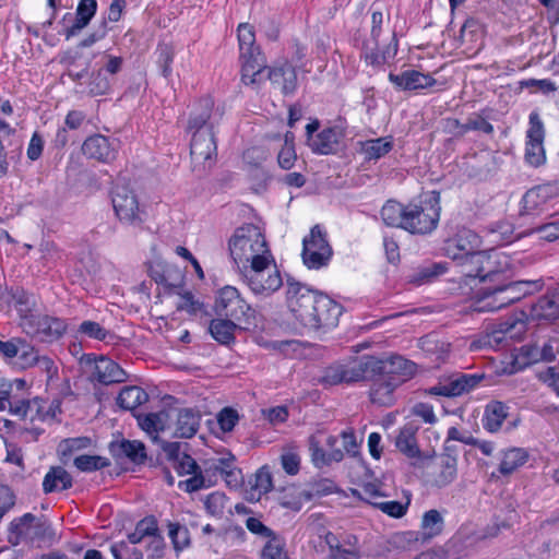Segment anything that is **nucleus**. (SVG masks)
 <instances>
[{
	"label": "nucleus",
	"mask_w": 559,
	"mask_h": 559,
	"mask_svg": "<svg viewBox=\"0 0 559 559\" xmlns=\"http://www.w3.org/2000/svg\"><path fill=\"white\" fill-rule=\"evenodd\" d=\"M287 306L305 328L330 330L338 324L343 307L328 295L287 278Z\"/></svg>",
	"instance_id": "obj_1"
},
{
	"label": "nucleus",
	"mask_w": 559,
	"mask_h": 559,
	"mask_svg": "<svg viewBox=\"0 0 559 559\" xmlns=\"http://www.w3.org/2000/svg\"><path fill=\"white\" fill-rule=\"evenodd\" d=\"M508 258L501 255L500 264H491L489 280L481 287L474 301L478 312H493L520 301L524 297L542 290L544 283L537 281H511L508 275Z\"/></svg>",
	"instance_id": "obj_2"
},
{
	"label": "nucleus",
	"mask_w": 559,
	"mask_h": 559,
	"mask_svg": "<svg viewBox=\"0 0 559 559\" xmlns=\"http://www.w3.org/2000/svg\"><path fill=\"white\" fill-rule=\"evenodd\" d=\"M223 110L214 109V100L206 96L200 98L190 114L188 131L192 132L190 155L194 167L202 166L209 170L216 162L217 144L214 127L223 117Z\"/></svg>",
	"instance_id": "obj_3"
},
{
	"label": "nucleus",
	"mask_w": 559,
	"mask_h": 559,
	"mask_svg": "<svg viewBox=\"0 0 559 559\" xmlns=\"http://www.w3.org/2000/svg\"><path fill=\"white\" fill-rule=\"evenodd\" d=\"M230 257L241 270L243 278H248L253 288L260 285L261 272L271 255L264 235L254 224H245L234 231L228 241Z\"/></svg>",
	"instance_id": "obj_4"
},
{
	"label": "nucleus",
	"mask_w": 559,
	"mask_h": 559,
	"mask_svg": "<svg viewBox=\"0 0 559 559\" xmlns=\"http://www.w3.org/2000/svg\"><path fill=\"white\" fill-rule=\"evenodd\" d=\"M479 237L468 228L459 229L457 233L443 243L444 254L453 261H464L465 265L473 263L478 265L477 271H488L491 264L501 263V254L496 251L479 250Z\"/></svg>",
	"instance_id": "obj_5"
},
{
	"label": "nucleus",
	"mask_w": 559,
	"mask_h": 559,
	"mask_svg": "<svg viewBox=\"0 0 559 559\" xmlns=\"http://www.w3.org/2000/svg\"><path fill=\"white\" fill-rule=\"evenodd\" d=\"M440 214V192L429 191L423 194L418 202L407 204L404 230L412 235H430L439 224Z\"/></svg>",
	"instance_id": "obj_6"
},
{
	"label": "nucleus",
	"mask_w": 559,
	"mask_h": 559,
	"mask_svg": "<svg viewBox=\"0 0 559 559\" xmlns=\"http://www.w3.org/2000/svg\"><path fill=\"white\" fill-rule=\"evenodd\" d=\"M239 59L241 62V82L247 86L259 87L263 81V63L265 59L255 45L253 27L241 23L237 29Z\"/></svg>",
	"instance_id": "obj_7"
},
{
	"label": "nucleus",
	"mask_w": 559,
	"mask_h": 559,
	"mask_svg": "<svg viewBox=\"0 0 559 559\" xmlns=\"http://www.w3.org/2000/svg\"><path fill=\"white\" fill-rule=\"evenodd\" d=\"M215 312L233 321L251 325L254 323L255 310L241 298L237 288L225 286L219 289L215 300Z\"/></svg>",
	"instance_id": "obj_8"
},
{
	"label": "nucleus",
	"mask_w": 559,
	"mask_h": 559,
	"mask_svg": "<svg viewBox=\"0 0 559 559\" xmlns=\"http://www.w3.org/2000/svg\"><path fill=\"white\" fill-rule=\"evenodd\" d=\"M111 203L118 219L131 226H141L145 212L139 203L133 189L128 185L117 182L111 191Z\"/></svg>",
	"instance_id": "obj_9"
},
{
	"label": "nucleus",
	"mask_w": 559,
	"mask_h": 559,
	"mask_svg": "<svg viewBox=\"0 0 559 559\" xmlns=\"http://www.w3.org/2000/svg\"><path fill=\"white\" fill-rule=\"evenodd\" d=\"M367 376H386L393 381L399 380L401 385L412 378L417 370V365L400 355H393L386 359H378L365 355Z\"/></svg>",
	"instance_id": "obj_10"
},
{
	"label": "nucleus",
	"mask_w": 559,
	"mask_h": 559,
	"mask_svg": "<svg viewBox=\"0 0 559 559\" xmlns=\"http://www.w3.org/2000/svg\"><path fill=\"white\" fill-rule=\"evenodd\" d=\"M367 377L365 356H361L347 364H333L326 367L319 382L324 388H330L341 383L358 382Z\"/></svg>",
	"instance_id": "obj_11"
},
{
	"label": "nucleus",
	"mask_w": 559,
	"mask_h": 559,
	"mask_svg": "<svg viewBox=\"0 0 559 559\" xmlns=\"http://www.w3.org/2000/svg\"><path fill=\"white\" fill-rule=\"evenodd\" d=\"M80 361L85 368L92 369L91 380L100 384L121 383L127 379L126 371L108 357L84 354Z\"/></svg>",
	"instance_id": "obj_12"
},
{
	"label": "nucleus",
	"mask_w": 559,
	"mask_h": 559,
	"mask_svg": "<svg viewBox=\"0 0 559 559\" xmlns=\"http://www.w3.org/2000/svg\"><path fill=\"white\" fill-rule=\"evenodd\" d=\"M556 354L550 341L527 343L521 346L519 356L512 364L509 373H514L523 370L525 367L542 361L549 362L555 360Z\"/></svg>",
	"instance_id": "obj_13"
},
{
	"label": "nucleus",
	"mask_w": 559,
	"mask_h": 559,
	"mask_svg": "<svg viewBox=\"0 0 559 559\" xmlns=\"http://www.w3.org/2000/svg\"><path fill=\"white\" fill-rule=\"evenodd\" d=\"M263 82L269 80L275 88H278L283 95H293L298 87V78L296 68L288 61H283L273 67H266L263 63Z\"/></svg>",
	"instance_id": "obj_14"
},
{
	"label": "nucleus",
	"mask_w": 559,
	"mask_h": 559,
	"mask_svg": "<svg viewBox=\"0 0 559 559\" xmlns=\"http://www.w3.org/2000/svg\"><path fill=\"white\" fill-rule=\"evenodd\" d=\"M119 141L103 134L88 136L82 145V152L87 158L102 163H110L116 159Z\"/></svg>",
	"instance_id": "obj_15"
},
{
	"label": "nucleus",
	"mask_w": 559,
	"mask_h": 559,
	"mask_svg": "<svg viewBox=\"0 0 559 559\" xmlns=\"http://www.w3.org/2000/svg\"><path fill=\"white\" fill-rule=\"evenodd\" d=\"M32 331L41 342H53L59 340L67 330L64 320L50 316H32L28 321Z\"/></svg>",
	"instance_id": "obj_16"
},
{
	"label": "nucleus",
	"mask_w": 559,
	"mask_h": 559,
	"mask_svg": "<svg viewBox=\"0 0 559 559\" xmlns=\"http://www.w3.org/2000/svg\"><path fill=\"white\" fill-rule=\"evenodd\" d=\"M389 81L401 91L425 90L437 85V80L430 74L417 70H405L400 74L390 72Z\"/></svg>",
	"instance_id": "obj_17"
},
{
	"label": "nucleus",
	"mask_w": 559,
	"mask_h": 559,
	"mask_svg": "<svg viewBox=\"0 0 559 559\" xmlns=\"http://www.w3.org/2000/svg\"><path fill=\"white\" fill-rule=\"evenodd\" d=\"M243 280L247 283L250 290L255 296H260V297L271 296L273 293L278 290L283 285L282 275L274 263V258L272 254L266 257V264L263 269V272H261V278L259 277L260 285H262L263 288L258 287L257 289H254L248 278H243Z\"/></svg>",
	"instance_id": "obj_18"
},
{
	"label": "nucleus",
	"mask_w": 559,
	"mask_h": 559,
	"mask_svg": "<svg viewBox=\"0 0 559 559\" xmlns=\"http://www.w3.org/2000/svg\"><path fill=\"white\" fill-rule=\"evenodd\" d=\"M343 136L344 132L340 127H326L314 135L308 143V146L316 154H335L338 151L340 142Z\"/></svg>",
	"instance_id": "obj_19"
},
{
	"label": "nucleus",
	"mask_w": 559,
	"mask_h": 559,
	"mask_svg": "<svg viewBox=\"0 0 559 559\" xmlns=\"http://www.w3.org/2000/svg\"><path fill=\"white\" fill-rule=\"evenodd\" d=\"M175 431L178 438L189 439L195 436L200 428L202 415L193 407H185L175 411Z\"/></svg>",
	"instance_id": "obj_20"
},
{
	"label": "nucleus",
	"mask_w": 559,
	"mask_h": 559,
	"mask_svg": "<svg viewBox=\"0 0 559 559\" xmlns=\"http://www.w3.org/2000/svg\"><path fill=\"white\" fill-rule=\"evenodd\" d=\"M110 452L114 457L128 459L136 465H142L146 461V449L143 442L139 440H126L110 443Z\"/></svg>",
	"instance_id": "obj_21"
},
{
	"label": "nucleus",
	"mask_w": 559,
	"mask_h": 559,
	"mask_svg": "<svg viewBox=\"0 0 559 559\" xmlns=\"http://www.w3.org/2000/svg\"><path fill=\"white\" fill-rule=\"evenodd\" d=\"M532 317L546 321H555L559 318V286L538 298L532 306Z\"/></svg>",
	"instance_id": "obj_22"
},
{
	"label": "nucleus",
	"mask_w": 559,
	"mask_h": 559,
	"mask_svg": "<svg viewBox=\"0 0 559 559\" xmlns=\"http://www.w3.org/2000/svg\"><path fill=\"white\" fill-rule=\"evenodd\" d=\"M399 386V380L393 381L386 376H378L370 388V401L379 406H391L395 401L394 391Z\"/></svg>",
	"instance_id": "obj_23"
},
{
	"label": "nucleus",
	"mask_w": 559,
	"mask_h": 559,
	"mask_svg": "<svg viewBox=\"0 0 559 559\" xmlns=\"http://www.w3.org/2000/svg\"><path fill=\"white\" fill-rule=\"evenodd\" d=\"M552 199V189L549 186H536L530 189L522 199V213L527 215L538 214L544 211Z\"/></svg>",
	"instance_id": "obj_24"
},
{
	"label": "nucleus",
	"mask_w": 559,
	"mask_h": 559,
	"mask_svg": "<svg viewBox=\"0 0 559 559\" xmlns=\"http://www.w3.org/2000/svg\"><path fill=\"white\" fill-rule=\"evenodd\" d=\"M418 429L414 423H407L400 428L395 438L396 449L408 459H419L421 455L417 443Z\"/></svg>",
	"instance_id": "obj_25"
},
{
	"label": "nucleus",
	"mask_w": 559,
	"mask_h": 559,
	"mask_svg": "<svg viewBox=\"0 0 559 559\" xmlns=\"http://www.w3.org/2000/svg\"><path fill=\"white\" fill-rule=\"evenodd\" d=\"M448 271L445 262H428L412 269L405 276L407 283L421 286L431 283Z\"/></svg>",
	"instance_id": "obj_26"
},
{
	"label": "nucleus",
	"mask_w": 559,
	"mask_h": 559,
	"mask_svg": "<svg viewBox=\"0 0 559 559\" xmlns=\"http://www.w3.org/2000/svg\"><path fill=\"white\" fill-rule=\"evenodd\" d=\"M97 11L96 0H80L76 11L75 19L71 26L67 27L63 32L66 39H70L79 35L84 29L92 19L95 16Z\"/></svg>",
	"instance_id": "obj_27"
},
{
	"label": "nucleus",
	"mask_w": 559,
	"mask_h": 559,
	"mask_svg": "<svg viewBox=\"0 0 559 559\" xmlns=\"http://www.w3.org/2000/svg\"><path fill=\"white\" fill-rule=\"evenodd\" d=\"M510 407L501 401H491L485 406L481 424L486 431L498 432L507 417Z\"/></svg>",
	"instance_id": "obj_28"
},
{
	"label": "nucleus",
	"mask_w": 559,
	"mask_h": 559,
	"mask_svg": "<svg viewBox=\"0 0 559 559\" xmlns=\"http://www.w3.org/2000/svg\"><path fill=\"white\" fill-rule=\"evenodd\" d=\"M530 459V453L524 448H509L501 451V460L498 471L502 476H510L520 467L525 465Z\"/></svg>",
	"instance_id": "obj_29"
},
{
	"label": "nucleus",
	"mask_w": 559,
	"mask_h": 559,
	"mask_svg": "<svg viewBox=\"0 0 559 559\" xmlns=\"http://www.w3.org/2000/svg\"><path fill=\"white\" fill-rule=\"evenodd\" d=\"M73 486V478L62 466H52L43 480V491L51 493L68 490Z\"/></svg>",
	"instance_id": "obj_30"
},
{
	"label": "nucleus",
	"mask_w": 559,
	"mask_h": 559,
	"mask_svg": "<svg viewBox=\"0 0 559 559\" xmlns=\"http://www.w3.org/2000/svg\"><path fill=\"white\" fill-rule=\"evenodd\" d=\"M407 204H402L395 200H388L380 211L382 222L388 227L400 228L404 230Z\"/></svg>",
	"instance_id": "obj_31"
},
{
	"label": "nucleus",
	"mask_w": 559,
	"mask_h": 559,
	"mask_svg": "<svg viewBox=\"0 0 559 559\" xmlns=\"http://www.w3.org/2000/svg\"><path fill=\"white\" fill-rule=\"evenodd\" d=\"M148 400V394L138 385H128L121 389L117 404L124 411H134Z\"/></svg>",
	"instance_id": "obj_32"
},
{
	"label": "nucleus",
	"mask_w": 559,
	"mask_h": 559,
	"mask_svg": "<svg viewBox=\"0 0 559 559\" xmlns=\"http://www.w3.org/2000/svg\"><path fill=\"white\" fill-rule=\"evenodd\" d=\"M457 475V460L450 454H443L440 457L439 472L432 479V485L443 488L454 481Z\"/></svg>",
	"instance_id": "obj_33"
},
{
	"label": "nucleus",
	"mask_w": 559,
	"mask_h": 559,
	"mask_svg": "<svg viewBox=\"0 0 559 559\" xmlns=\"http://www.w3.org/2000/svg\"><path fill=\"white\" fill-rule=\"evenodd\" d=\"M525 331V320L511 317L498 323V329L493 331L492 337L497 343H500L506 338L520 337Z\"/></svg>",
	"instance_id": "obj_34"
},
{
	"label": "nucleus",
	"mask_w": 559,
	"mask_h": 559,
	"mask_svg": "<svg viewBox=\"0 0 559 559\" xmlns=\"http://www.w3.org/2000/svg\"><path fill=\"white\" fill-rule=\"evenodd\" d=\"M31 349V344L22 337H12L8 341L0 340V355L5 360L17 358V364L27 359V350Z\"/></svg>",
	"instance_id": "obj_35"
},
{
	"label": "nucleus",
	"mask_w": 559,
	"mask_h": 559,
	"mask_svg": "<svg viewBox=\"0 0 559 559\" xmlns=\"http://www.w3.org/2000/svg\"><path fill=\"white\" fill-rule=\"evenodd\" d=\"M443 528L444 520L442 514L438 510L431 509L423 514L420 530L424 540L432 539L439 536L442 533Z\"/></svg>",
	"instance_id": "obj_36"
},
{
	"label": "nucleus",
	"mask_w": 559,
	"mask_h": 559,
	"mask_svg": "<svg viewBox=\"0 0 559 559\" xmlns=\"http://www.w3.org/2000/svg\"><path fill=\"white\" fill-rule=\"evenodd\" d=\"M393 148V141L391 138L381 136L377 139L367 140L361 142V153L365 159L378 160L385 156Z\"/></svg>",
	"instance_id": "obj_37"
},
{
	"label": "nucleus",
	"mask_w": 559,
	"mask_h": 559,
	"mask_svg": "<svg viewBox=\"0 0 559 559\" xmlns=\"http://www.w3.org/2000/svg\"><path fill=\"white\" fill-rule=\"evenodd\" d=\"M237 324L230 319H213L209 330L212 337L223 345H228L235 341V331Z\"/></svg>",
	"instance_id": "obj_38"
},
{
	"label": "nucleus",
	"mask_w": 559,
	"mask_h": 559,
	"mask_svg": "<svg viewBox=\"0 0 559 559\" xmlns=\"http://www.w3.org/2000/svg\"><path fill=\"white\" fill-rule=\"evenodd\" d=\"M20 367L27 369L31 367H37L39 370L47 374L48 379H52L57 374V366L55 361L48 356H39L34 346L31 345V349L27 350V359L24 358L23 362H20Z\"/></svg>",
	"instance_id": "obj_39"
},
{
	"label": "nucleus",
	"mask_w": 559,
	"mask_h": 559,
	"mask_svg": "<svg viewBox=\"0 0 559 559\" xmlns=\"http://www.w3.org/2000/svg\"><path fill=\"white\" fill-rule=\"evenodd\" d=\"M35 520L36 516L32 513H25L24 515L14 519L10 523L8 542L13 546L20 545L23 540L26 542V535L31 528V523H34Z\"/></svg>",
	"instance_id": "obj_40"
},
{
	"label": "nucleus",
	"mask_w": 559,
	"mask_h": 559,
	"mask_svg": "<svg viewBox=\"0 0 559 559\" xmlns=\"http://www.w3.org/2000/svg\"><path fill=\"white\" fill-rule=\"evenodd\" d=\"M169 417L165 411L136 416L139 426L148 433L164 430Z\"/></svg>",
	"instance_id": "obj_41"
},
{
	"label": "nucleus",
	"mask_w": 559,
	"mask_h": 559,
	"mask_svg": "<svg viewBox=\"0 0 559 559\" xmlns=\"http://www.w3.org/2000/svg\"><path fill=\"white\" fill-rule=\"evenodd\" d=\"M157 532L158 525L155 516H145L136 523L134 531L128 535V540L135 545L141 543L145 537L156 535Z\"/></svg>",
	"instance_id": "obj_42"
},
{
	"label": "nucleus",
	"mask_w": 559,
	"mask_h": 559,
	"mask_svg": "<svg viewBox=\"0 0 559 559\" xmlns=\"http://www.w3.org/2000/svg\"><path fill=\"white\" fill-rule=\"evenodd\" d=\"M426 392L429 395H436V396H444V397L461 396L455 373H452L448 377L441 378L436 385L428 388L426 390Z\"/></svg>",
	"instance_id": "obj_43"
},
{
	"label": "nucleus",
	"mask_w": 559,
	"mask_h": 559,
	"mask_svg": "<svg viewBox=\"0 0 559 559\" xmlns=\"http://www.w3.org/2000/svg\"><path fill=\"white\" fill-rule=\"evenodd\" d=\"M157 58H156V64L160 71V74L168 79L173 74V62L175 58V50L174 47L166 43H160L157 45L156 51H155Z\"/></svg>",
	"instance_id": "obj_44"
},
{
	"label": "nucleus",
	"mask_w": 559,
	"mask_h": 559,
	"mask_svg": "<svg viewBox=\"0 0 559 559\" xmlns=\"http://www.w3.org/2000/svg\"><path fill=\"white\" fill-rule=\"evenodd\" d=\"M333 254L332 249H326L325 251L318 252L316 250H310L309 245L305 243L302 247V261L304 264L308 269L319 270L323 266H326L329 261L331 260Z\"/></svg>",
	"instance_id": "obj_45"
},
{
	"label": "nucleus",
	"mask_w": 559,
	"mask_h": 559,
	"mask_svg": "<svg viewBox=\"0 0 559 559\" xmlns=\"http://www.w3.org/2000/svg\"><path fill=\"white\" fill-rule=\"evenodd\" d=\"M235 460V456L228 453L226 456L213 460L210 469L225 476L227 484H231V481H234L235 486H237L238 479L234 465Z\"/></svg>",
	"instance_id": "obj_46"
},
{
	"label": "nucleus",
	"mask_w": 559,
	"mask_h": 559,
	"mask_svg": "<svg viewBox=\"0 0 559 559\" xmlns=\"http://www.w3.org/2000/svg\"><path fill=\"white\" fill-rule=\"evenodd\" d=\"M112 79L104 73V70L93 71L87 83L88 94L91 96H103L110 92Z\"/></svg>",
	"instance_id": "obj_47"
},
{
	"label": "nucleus",
	"mask_w": 559,
	"mask_h": 559,
	"mask_svg": "<svg viewBox=\"0 0 559 559\" xmlns=\"http://www.w3.org/2000/svg\"><path fill=\"white\" fill-rule=\"evenodd\" d=\"M74 466L84 473H91L110 466V461L100 455H79L73 461Z\"/></svg>",
	"instance_id": "obj_48"
},
{
	"label": "nucleus",
	"mask_w": 559,
	"mask_h": 559,
	"mask_svg": "<svg viewBox=\"0 0 559 559\" xmlns=\"http://www.w3.org/2000/svg\"><path fill=\"white\" fill-rule=\"evenodd\" d=\"M533 234L538 235L539 239L546 240V241H555L559 238V221L549 222L546 224L538 225L532 229L525 230L521 234H519L516 237H525L531 236Z\"/></svg>",
	"instance_id": "obj_49"
},
{
	"label": "nucleus",
	"mask_w": 559,
	"mask_h": 559,
	"mask_svg": "<svg viewBox=\"0 0 559 559\" xmlns=\"http://www.w3.org/2000/svg\"><path fill=\"white\" fill-rule=\"evenodd\" d=\"M167 526L169 538L176 551H181L190 546V533L187 527L173 522H169Z\"/></svg>",
	"instance_id": "obj_50"
},
{
	"label": "nucleus",
	"mask_w": 559,
	"mask_h": 559,
	"mask_svg": "<svg viewBox=\"0 0 559 559\" xmlns=\"http://www.w3.org/2000/svg\"><path fill=\"white\" fill-rule=\"evenodd\" d=\"M261 559H288L284 540L274 535L261 550Z\"/></svg>",
	"instance_id": "obj_51"
},
{
	"label": "nucleus",
	"mask_w": 559,
	"mask_h": 559,
	"mask_svg": "<svg viewBox=\"0 0 559 559\" xmlns=\"http://www.w3.org/2000/svg\"><path fill=\"white\" fill-rule=\"evenodd\" d=\"M305 243L309 245L310 250L318 252L325 251V247L326 249H332L326 239V233L322 230L320 225H314L311 228L309 236L302 240V247Z\"/></svg>",
	"instance_id": "obj_52"
},
{
	"label": "nucleus",
	"mask_w": 559,
	"mask_h": 559,
	"mask_svg": "<svg viewBox=\"0 0 559 559\" xmlns=\"http://www.w3.org/2000/svg\"><path fill=\"white\" fill-rule=\"evenodd\" d=\"M454 122L455 126L461 129V133L463 134L472 130L481 131L486 134L493 133V126L479 115L469 117L465 123H460L459 120H454Z\"/></svg>",
	"instance_id": "obj_53"
},
{
	"label": "nucleus",
	"mask_w": 559,
	"mask_h": 559,
	"mask_svg": "<svg viewBox=\"0 0 559 559\" xmlns=\"http://www.w3.org/2000/svg\"><path fill=\"white\" fill-rule=\"evenodd\" d=\"M528 130L526 132V142L544 143L545 129L540 116L537 111H532L528 117Z\"/></svg>",
	"instance_id": "obj_54"
},
{
	"label": "nucleus",
	"mask_w": 559,
	"mask_h": 559,
	"mask_svg": "<svg viewBox=\"0 0 559 559\" xmlns=\"http://www.w3.org/2000/svg\"><path fill=\"white\" fill-rule=\"evenodd\" d=\"M27 419L31 423L45 421L49 419V411H46V400L41 397H34L29 400V404L26 406Z\"/></svg>",
	"instance_id": "obj_55"
},
{
	"label": "nucleus",
	"mask_w": 559,
	"mask_h": 559,
	"mask_svg": "<svg viewBox=\"0 0 559 559\" xmlns=\"http://www.w3.org/2000/svg\"><path fill=\"white\" fill-rule=\"evenodd\" d=\"M460 395L471 392L476 389L480 382L486 378L485 373H463L455 372Z\"/></svg>",
	"instance_id": "obj_56"
},
{
	"label": "nucleus",
	"mask_w": 559,
	"mask_h": 559,
	"mask_svg": "<svg viewBox=\"0 0 559 559\" xmlns=\"http://www.w3.org/2000/svg\"><path fill=\"white\" fill-rule=\"evenodd\" d=\"M78 332L90 338L98 341H105L107 336L110 335V332L104 329L98 322L90 320L83 321L80 324Z\"/></svg>",
	"instance_id": "obj_57"
},
{
	"label": "nucleus",
	"mask_w": 559,
	"mask_h": 559,
	"mask_svg": "<svg viewBox=\"0 0 559 559\" xmlns=\"http://www.w3.org/2000/svg\"><path fill=\"white\" fill-rule=\"evenodd\" d=\"M525 160L533 167L543 165L546 160L543 143L526 142Z\"/></svg>",
	"instance_id": "obj_58"
},
{
	"label": "nucleus",
	"mask_w": 559,
	"mask_h": 559,
	"mask_svg": "<svg viewBox=\"0 0 559 559\" xmlns=\"http://www.w3.org/2000/svg\"><path fill=\"white\" fill-rule=\"evenodd\" d=\"M309 450L311 461L316 467L323 468L330 465L328 452L320 445V442L316 440L313 437L310 439Z\"/></svg>",
	"instance_id": "obj_59"
},
{
	"label": "nucleus",
	"mask_w": 559,
	"mask_h": 559,
	"mask_svg": "<svg viewBox=\"0 0 559 559\" xmlns=\"http://www.w3.org/2000/svg\"><path fill=\"white\" fill-rule=\"evenodd\" d=\"M238 420H239V415H238L237 411L231 407H224L217 414V423L219 425V428L224 432H230L237 425Z\"/></svg>",
	"instance_id": "obj_60"
},
{
	"label": "nucleus",
	"mask_w": 559,
	"mask_h": 559,
	"mask_svg": "<svg viewBox=\"0 0 559 559\" xmlns=\"http://www.w3.org/2000/svg\"><path fill=\"white\" fill-rule=\"evenodd\" d=\"M378 43L374 40H368L362 44L361 56L365 61L370 66H380L384 62V56L378 52Z\"/></svg>",
	"instance_id": "obj_61"
},
{
	"label": "nucleus",
	"mask_w": 559,
	"mask_h": 559,
	"mask_svg": "<svg viewBox=\"0 0 559 559\" xmlns=\"http://www.w3.org/2000/svg\"><path fill=\"white\" fill-rule=\"evenodd\" d=\"M374 507L392 518L400 519L407 512L408 502L402 503L400 501H380L374 502Z\"/></svg>",
	"instance_id": "obj_62"
},
{
	"label": "nucleus",
	"mask_w": 559,
	"mask_h": 559,
	"mask_svg": "<svg viewBox=\"0 0 559 559\" xmlns=\"http://www.w3.org/2000/svg\"><path fill=\"white\" fill-rule=\"evenodd\" d=\"M171 466L180 476L195 473L200 468L195 460L187 453L171 464Z\"/></svg>",
	"instance_id": "obj_63"
},
{
	"label": "nucleus",
	"mask_w": 559,
	"mask_h": 559,
	"mask_svg": "<svg viewBox=\"0 0 559 559\" xmlns=\"http://www.w3.org/2000/svg\"><path fill=\"white\" fill-rule=\"evenodd\" d=\"M539 380L559 396V364L548 367L539 374Z\"/></svg>",
	"instance_id": "obj_64"
}]
</instances>
